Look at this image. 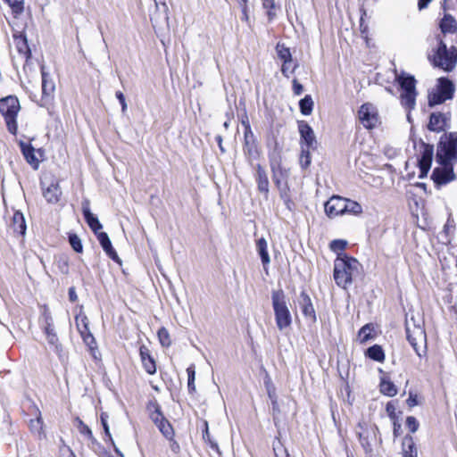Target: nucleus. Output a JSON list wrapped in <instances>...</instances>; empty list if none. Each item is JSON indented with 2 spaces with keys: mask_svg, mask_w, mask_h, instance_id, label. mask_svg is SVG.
<instances>
[{
  "mask_svg": "<svg viewBox=\"0 0 457 457\" xmlns=\"http://www.w3.org/2000/svg\"><path fill=\"white\" fill-rule=\"evenodd\" d=\"M396 79L401 87L402 104L409 110L414 109L417 96L415 79L406 73H402L397 76Z\"/></svg>",
  "mask_w": 457,
  "mask_h": 457,
  "instance_id": "nucleus-8",
  "label": "nucleus"
},
{
  "mask_svg": "<svg viewBox=\"0 0 457 457\" xmlns=\"http://www.w3.org/2000/svg\"><path fill=\"white\" fill-rule=\"evenodd\" d=\"M376 337V330L373 325L371 324H366L363 326L359 333L357 339L361 344H365L366 342L370 341V339L375 338Z\"/></svg>",
  "mask_w": 457,
  "mask_h": 457,
  "instance_id": "nucleus-27",
  "label": "nucleus"
},
{
  "mask_svg": "<svg viewBox=\"0 0 457 457\" xmlns=\"http://www.w3.org/2000/svg\"><path fill=\"white\" fill-rule=\"evenodd\" d=\"M406 427L411 432L414 433L419 428V423L414 417L410 416L406 419Z\"/></svg>",
  "mask_w": 457,
  "mask_h": 457,
  "instance_id": "nucleus-46",
  "label": "nucleus"
},
{
  "mask_svg": "<svg viewBox=\"0 0 457 457\" xmlns=\"http://www.w3.org/2000/svg\"><path fill=\"white\" fill-rule=\"evenodd\" d=\"M257 250L261 256L262 264L268 265L270 262V258L268 253V243L264 237L257 240Z\"/></svg>",
  "mask_w": 457,
  "mask_h": 457,
  "instance_id": "nucleus-32",
  "label": "nucleus"
},
{
  "mask_svg": "<svg viewBox=\"0 0 457 457\" xmlns=\"http://www.w3.org/2000/svg\"><path fill=\"white\" fill-rule=\"evenodd\" d=\"M81 432H83V433H87V434H88L89 436L91 435V430L88 428V427H87V426H85V425L83 426V429L81 430Z\"/></svg>",
  "mask_w": 457,
  "mask_h": 457,
  "instance_id": "nucleus-60",
  "label": "nucleus"
},
{
  "mask_svg": "<svg viewBox=\"0 0 457 457\" xmlns=\"http://www.w3.org/2000/svg\"><path fill=\"white\" fill-rule=\"evenodd\" d=\"M47 340L48 342L51 344V345H56L57 342H58V337L56 336L55 333H53V334H50V335H47Z\"/></svg>",
  "mask_w": 457,
  "mask_h": 457,
  "instance_id": "nucleus-54",
  "label": "nucleus"
},
{
  "mask_svg": "<svg viewBox=\"0 0 457 457\" xmlns=\"http://www.w3.org/2000/svg\"><path fill=\"white\" fill-rule=\"evenodd\" d=\"M439 167L435 168L432 179L436 184H445L454 179L451 162H438Z\"/></svg>",
  "mask_w": 457,
  "mask_h": 457,
  "instance_id": "nucleus-13",
  "label": "nucleus"
},
{
  "mask_svg": "<svg viewBox=\"0 0 457 457\" xmlns=\"http://www.w3.org/2000/svg\"><path fill=\"white\" fill-rule=\"evenodd\" d=\"M295 67L292 65V62H287L282 63L281 71L284 76L289 78L290 75L294 72Z\"/></svg>",
  "mask_w": 457,
  "mask_h": 457,
  "instance_id": "nucleus-47",
  "label": "nucleus"
},
{
  "mask_svg": "<svg viewBox=\"0 0 457 457\" xmlns=\"http://www.w3.org/2000/svg\"><path fill=\"white\" fill-rule=\"evenodd\" d=\"M116 98L119 100L120 105H121V112L122 113H126L127 112V109H128V104H127V102H126V99H125V96L123 95L122 92L120 91H117L116 94Z\"/></svg>",
  "mask_w": 457,
  "mask_h": 457,
  "instance_id": "nucleus-48",
  "label": "nucleus"
},
{
  "mask_svg": "<svg viewBox=\"0 0 457 457\" xmlns=\"http://www.w3.org/2000/svg\"><path fill=\"white\" fill-rule=\"evenodd\" d=\"M140 356L142 363L149 374H154L156 371V366L154 359L149 354V351L145 346L140 348Z\"/></svg>",
  "mask_w": 457,
  "mask_h": 457,
  "instance_id": "nucleus-26",
  "label": "nucleus"
},
{
  "mask_svg": "<svg viewBox=\"0 0 457 457\" xmlns=\"http://www.w3.org/2000/svg\"><path fill=\"white\" fill-rule=\"evenodd\" d=\"M97 239L103 247L104 251L106 253V254L112 258L113 261H115L118 263H121V260L118 256L117 253L113 249L112 245V242L108 237V235L105 232H99L96 235Z\"/></svg>",
  "mask_w": 457,
  "mask_h": 457,
  "instance_id": "nucleus-18",
  "label": "nucleus"
},
{
  "mask_svg": "<svg viewBox=\"0 0 457 457\" xmlns=\"http://www.w3.org/2000/svg\"><path fill=\"white\" fill-rule=\"evenodd\" d=\"M242 125L244 126L245 130L252 129L247 117H245V119L242 120Z\"/></svg>",
  "mask_w": 457,
  "mask_h": 457,
  "instance_id": "nucleus-58",
  "label": "nucleus"
},
{
  "mask_svg": "<svg viewBox=\"0 0 457 457\" xmlns=\"http://www.w3.org/2000/svg\"><path fill=\"white\" fill-rule=\"evenodd\" d=\"M170 440V450L177 453L179 452L180 450V446L179 445V443L174 439V437L172 439H169Z\"/></svg>",
  "mask_w": 457,
  "mask_h": 457,
  "instance_id": "nucleus-52",
  "label": "nucleus"
},
{
  "mask_svg": "<svg viewBox=\"0 0 457 457\" xmlns=\"http://www.w3.org/2000/svg\"><path fill=\"white\" fill-rule=\"evenodd\" d=\"M69 299L71 302H76L78 300V295H77L74 287H71L69 289Z\"/></svg>",
  "mask_w": 457,
  "mask_h": 457,
  "instance_id": "nucleus-53",
  "label": "nucleus"
},
{
  "mask_svg": "<svg viewBox=\"0 0 457 457\" xmlns=\"http://www.w3.org/2000/svg\"><path fill=\"white\" fill-rule=\"evenodd\" d=\"M298 129L301 139L306 145L307 148L312 147L316 142L313 129L305 121H300L298 123Z\"/></svg>",
  "mask_w": 457,
  "mask_h": 457,
  "instance_id": "nucleus-17",
  "label": "nucleus"
},
{
  "mask_svg": "<svg viewBox=\"0 0 457 457\" xmlns=\"http://www.w3.org/2000/svg\"><path fill=\"white\" fill-rule=\"evenodd\" d=\"M41 75L43 97H51L55 90V85L44 67L41 70Z\"/></svg>",
  "mask_w": 457,
  "mask_h": 457,
  "instance_id": "nucleus-25",
  "label": "nucleus"
},
{
  "mask_svg": "<svg viewBox=\"0 0 457 457\" xmlns=\"http://www.w3.org/2000/svg\"><path fill=\"white\" fill-rule=\"evenodd\" d=\"M256 181L258 185V190L263 193L265 195L269 194V179L266 171L261 165L256 167Z\"/></svg>",
  "mask_w": 457,
  "mask_h": 457,
  "instance_id": "nucleus-24",
  "label": "nucleus"
},
{
  "mask_svg": "<svg viewBox=\"0 0 457 457\" xmlns=\"http://www.w3.org/2000/svg\"><path fill=\"white\" fill-rule=\"evenodd\" d=\"M455 91L453 83L445 78L437 79L436 84L431 88L428 93V105L433 107L441 104L447 100L453 98Z\"/></svg>",
  "mask_w": 457,
  "mask_h": 457,
  "instance_id": "nucleus-5",
  "label": "nucleus"
},
{
  "mask_svg": "<svg viewBox=\"0 0 457 457\" xmlns=\"http://www.w3.org/2000/svg\"><path fill=\"white\" fill-rule=\"evenodd\" d=\"M433 147L430 145H425L422 151L420 159L418 162V177L423 179L427 176L431 167L433 158Z\"/></svg>",
  "mask_w": 457,
  "mask_h": 457,
  "instance_id": "nucleus-15",
  "label": "nucleus"
},
{
  "mask_svg": "<svg viewBox=\"0 0 457 457\" xmlns=\"http://www.w3.org/2000/svg\"><path fill=\"white\" fill-rule=\"evenodd\" d=\"M300 303H301V307H302L303 315L305 317H307L308 319H310L312 322H315L316 321V314H315L314 307L312 305L310 296L304 292H303L301 294Z\"/></svg>",
  "mask_w": 457,
  "mask_h": 457,
  "instance_id": "nucleus-23",
  "label": "nucleus"
},
{
  "mask_svg": "<svg viewBox=\"0 0 457 457\" xmlns=\"http://www.w3.org/2000/svg\"><path fill=\"white\" fill-rule=\"evenodd\" d=\"M157 335L159 341L162 346L168 347L170 345L171 340L170 337V334L165 328H160Z\"/></svg>",
  "mask_w": 457,
  "mask_h": 457,
  "instance_id": "nucleus-40",
  "label": "nucleus"
},
{
  "mask_svg": "<svg viewBox=\"0 0 457 457\" xmlns=\"http://www.w3.org/2000/svg\"><path fill=\"white\" fill-rule=\"evenodd\" d=\"M156 427L165 438L172 439L174 437V429L167 419L159 422Z\"/></svg>",
  "mask_w": 457,
  "mask_h": 457,
  "instance_id": "nucleus-35",
  "label": "nucleus"
},
{
  "mask_svg": "<svg viewBox=\"0 0 457 457\" xmlns=\"http://www.w3.org/2000/svg\"><path fill=\"white\" fill-rule=\"evenodd\" d=\"M270 168L275 184L280 190L285 189L286 180L288 177V170L282 168L280 161L276 158H272L270 160Z\"/></svg>",
  "mask_w": 457,
  "mask_h": 457,
  "instance_id": "nucleus-14",
  "label": "nucleus"
},
{
  "mask_svg": "<svg viewBox=\"0 0 457 457\" xmlns=\"http://www.w3.org/2000/svg\"><path fill=\"white\" fill-rule=\"evenodd\" d=\"M361 264L352 257L345 254L338 255L334 263V279L337 285L346 288L353 279L360 274Z\"/></svg>",
  "mask_w": 457,
  "mask_h": 457,
  "instance_id": "nucleus-1",
  "label": "nucleus"
},
{
  "mask_svg": "<svg viewBox=\"0 0 457 457\" xmlns=\"http://www.w3.org/2000/svg\"><path fill=\"white\" fill-rule=\"evenodd\" d=\"M12 227L13 230L21 235H24L26 231V222L23 214L15 212L12 216Z\"/></svg>",
  "mask_w": 457,
  "mask_h": 457,
  "instance_id": "nucleus-30",
  "label": "nucleus"
},
{
  "mask_svg": "<svg viewBox=\"0 0 457 457\" xmlns=\"http://www.w3.org/2000/svg\"><path fill=\"white\" fill-rule=\"evenodd\" d=\"M398 428H400V425H397L396 421L394 420V433H395V436H396Z\"/></svg>",
  "mask_w": 457,
  "mask_h": 457,
  "instance_id": "nucleus-62",
  "label": "nucleus"
},
{
  "mask_svg": "<svg viewBox=\"0 0 457 457\" xmlns=\"http://www.w3.org/2000/svg\"><path fill=\"white\" fill-rule=\"evenodd\" d=\"M205 425V429L204 431L203 432V438L206 441H209L211 443V440H210V434H209V428H208V423L205 422L204 423Z\"/></svg>",
  "mask_w": 457,
  "mask_h": 457,
  "instance_id": "nucleus-55",
  "label": "nucleus"
},
{
  "mask_svg": "<svg viewBox=\"0 0 457 457\" xmlns=\"http://www.w3.org/2000/svg\"><path fill=\"white\" fill-rule=\"evenodd\" d=\"M69 242L75 252L82 253V251H83L82 243H81L80 238L77 235H75V234L70 235Z\"/></svg>",
  "mask_w": 457,
  "mask_h": 457,
  "instance_id": "nucleus-41",
  "label": "nucleus"
},
{
  "mask_svg": "<svg viewBox=\"0 0 457 457\" xmlns=\"http://www.w3.org/2000/svg\"><path fill=\"white\" fill-rule=\"evenodd\" d=\"M76 326L83 341L91 349L96 347V340L88 328V320L86 314L80 311L75 317Z\"/></svg>",
  "mask_w": 457,
  "mask_h": 457,
  "instance_id": "nucleus-11",
  "label": "nucleus"
},
{
  "mask_svg": "<svg viewBox=\"0 0 457 457\" xmlns=\"http://www.w3.org/2000/svg\"><path fill=\"white\" fill-rule=\"evenodd\" d=\"M366 355L373 361L383 362L385 360V353L380 345H375L366 351Z\"/></svg>",
  "mask_w": 457,
  "mask_h": 457,
  "instance_id": "nucleus-33",
  "label": "nucleus"
},
{
  "mask_svg": "<svg viewBox=\"0 0 457 457\" xmlns=\"http://www.w3.org/2000/svg\"><path fill=\"white\" fill-rule=\"evenodd\" d=\"M30 428L34 433L39 436L43 434V420L41 417L30 420Z\"/></svg>",
  "mask_w": 457,
  "mask_h": 457,
  "instance_id": "nucleus-43",
  "label": "nucleus"
},
{
  "mask_svg": "<svg viewBox=\"0 0 457 457\" xmlns=\"http://www.w3.org/2000/svg\"><path fill=\"white\" fill-rule=\"evenodd\" d=\"M107 419H108V416L106 415V413H102L101 414V422L102 423L107 422Z\"/></svg>",
  "mask_w": 457,
  "mask_h": 457,
  "instance_id": "nucleus-61",
  "label": "nucleus"
},
{
  "mask_svg": "<svg viewBox=\"0 0 457 457\" xmlns=\"http://www.w3.org/2000/svg\"><path fill=\"white\" fill-rule=\"evenodd\" d=\"M448 117L440 112H434L430 115L428 122V129L432 131L439 132L447 125Z\"/></svg>",
  "mask_w": 457,
  "mask_h": 457,
  "instance_id": "nucleus-21",
  "label": "nucleus"
},
{
  "mask_svg": "<svg viewBox=\"0 0 457 457\" xmlns=\"http://www.w3.org/2000/svg\"><path fill=\"white\" fill-rule=\"evenodd\" d=\"M5 2L10 6L14 18H17L18 15L23 12L24 0H5Z\"/></svg>",
  "mask_w": 457,
  "mask_h": 457,
  "instance_id": "nucleus-38",
  "label": "nucleus"
},
{
  "mask_svg": "<svg viewBox=\"0 0 457 457\" xmlns=\"http://www.w3.org/2000/svg\"><path fill=\"white\" fill-rule=\"evenodd\" d=\"M66 457H75L73 453L70 450H67V456Z\"/></svg>",
  "mask_w": 457,
  "mask_h": 457,
  "instance_id": "nucleus-64",
  "label": "nucleus"
},
{
  "mask_svg": "<svg viewBox=\"0 0 457 457\" xmlns=\"http://www.w3.org/2000/svg\"><path fill=\"white\" fill-rule=\"evenodd\" d=\"M437 162L457 161V133L444 136L439 143L436 153Z\"/></svg>",
  "mask_w": 457,
  "mask_h": 457,
  "instance_id": "nucleus-9",
  "label": "nucleus"
},
{
  "mask_svg": "<svg viewBox=\"0 0 457 457\" xmlns=\"http://www.w3.org/2000/svg\"><path fill=\"white\" fill-rule=\"evenodd\" d=\"M358 119L361 125L367 129H376L381 124L378 110L370 103H365L361 105L358 111Z\"/></svg>",
  "mask_w": 457,
  "mask_h": 457,
  "instance_id": "nucleus-10",
  "label": "nucleus"
},
{
  "mask_svg": "<svg viewBox=\"0 0 457 457\" xmlns=\"http://www.w3.org/2000/svg\"><path fill=\"white\" fill-rule=\"evenodd\" d=\"M449 0H444L442 7L446 11V4ZM439 28L443 34H453L457 31V21L453 16L445 12L439 21Z\"/></svg>",
  "mask_w": 457,
  "mask_h": 457,
  "instance_id": "nucleus-16",
  "label": "nucleus"
},
{
  "mask_svg": "<svg viewBox=\"0 0 457 457\" xmlns=\"http://www.w3.org/2000/svg\"><path fill=\"white\" fill-rule=\"evenodd\" d=\"M263 6L266 9H273L274 8V0H263Z\"/></svg>",
  "mask_w": 457,
  "mask_h": 457,
  "instance_id": "nucleus-56",
  "label": "nucleus"
},
{
  "mask_svg": "<svg viewBox=\"0 0 457 457\" xmlns=\"http://www.w3.org/2000/svg\"><path fill=\"white\" fill-rule=\"evenodd\" d=\"M432 0H419V9L420 10H422L424 8H426L428 6V4L431 2Z\"/></svg>",
  "mask_w": 457,
  "mask_h": 457,
  "instance_id": "nucleus-57",
  "label": "nucleus"
},
{
  "mask_svg": "<svg viewBox=\"0 0 457 457\" xmlns=\"http://www.w3.org/2000/svg\"><path fill=\"white\" fill-rule=\"evenodd\" d=\"M245 147V151L251 154L255 147L254 135L252 129L245 130L244 132Z\"/></svg>",
  "mask_w": 457,
  "mask_h": 457,
  "instance_id": "nucleus-37",
  "label": "nucleus"
},
{
  "mask_svg": "<svg viewBox=\"0 0 457 457\" xmlns=\"http://www.w3.org/2000/svg\"><path fill=\"white\" fill-rule=\"evenodd\" d=\"M13 37V44L17 49V51L24 55L26 59L29 58L30 56V50L28 46L26 36L24 35L23 31H18L15 30L12 35Z\"/></svg>",
  "mask_w": 457,
  "mask_h": 457,
  "instance_id": "nucleus-19",
  "label": "nucleus"
},
{
  "mask_svg": "<svg viewBox=\"0 0 457 457\" xmlns=\"http://www.w3.org/2000/svg\"><path fill=\"white\" fill-rule=\"evenodd\" d=\"M82 211L87 225L95 232V234L97 235V233L101 232L100 230L102 229L103 226L100 223L98 218L91 212L88 202L83 204Z\"/></svg>",
  "mask_w": 457,
  "mask_h": 457,
  "instance_id": "nucleus-20",
  "label": "nucleus"
},
{
  "mask_svg": "<svg viewBox=\"0 0 457 457\" xmlns=\"http://www.w3.org/2000/svg\"><path fill=\"white\" fill-rule=\"evenodd\" d=\"M147 410L150 414V418L152 421L157 425L159 422L162 421L164 419H166L162 412L161 411V408L157 402L153 401L150 402L147 405Z\"/></svg>",
  "mask_w": 457,
  "mask_h": 457,
  "instance_id": "nucleus-29",
  "label": "nucleus"
},
{
  "mask_svg": "<svg viewBox=\"0 0 457 457\" xmlns=\"http://www.w3.org/2000/svg\"><path fill=\"white\" fill-rule=\"evenodd\" d=\"M386 413L388 414V416L391 418V420H395V411H396V408H395V405L394 404V403H388L386 404Z\"/></svg>",
  "mask_w": 457,
  "mask_h": 457,
  "instance_id": "nucleus-50",
  "label": "nucleus"
},
{
  "mask_svg": "<svg viewBox=\"0 0 457 457\" xmlns=\"http://www.w3.org/2000/svg\"><path fill=\"white\" fill-rule=\"evenodd\" d=\"M408 403L410 406H413L415 404V400L412 399L411 396L409 397V399L407 400Z\"/></svg>",
  "mask_w": 457,
  "mask_h": 457,
  "instance_id": "nucleus-63",
  "label": "nucleus"
},
{
  "mask_svg": "<svg viewBox=\"0 0 457 457\" xmlns=\"http://www.w3.org/2000/svg\"><path fill=\"white\" fill-rule=\"evenodd\" d=\"M314 102L311 96L306 95L299 103L301 113L309 116L312 114Z\"/></svg>",
  "mask_w": 457,
  "mask_h": 457,
  "instance_id": "nucleus-34",
  "label": "nucleus"
},
{
  "mask_svg": "<svg viewBox=\"0 0 457 457\" xmlns=\"http://www.w3.org/2000/svg\"><path fill=\"white\" fill-rule=\"evenodd\" d=\"M187 375H188V388L190 390H195V371L193 367H189L187 370Z\"/></svg>",
  "mask_w": 457,
  "mask_h": 457,
  "instance_id": "nucleus-45",
  "label": "nucleus"
},
{
  "mask_svg": "<svg viewBox=\"0 0 457 457\" xmlns=\"http://www.w3.org/2000/svg\"><path fill=\"white\" fill-rule=\"evenodd\" d=\"M403 457H418L417 448L411 436H406L403 439Z\"/></svg>",
  "mask_w": 457,
  "mask_h": 457,
  "instance_id": "nucleus-31",
  "label": "nucleus"
},
{
  "mask_svg": "<svg viewBox=\"0 0 457 457\" xmlns=\"http://www.w3.org/2000/svg\"><path fill=\"white\" fill-rule=\"evenodd\" d=\"M407 340L419 357L427 353V334L424 321L420 317L411 316L406 320Z\"/></svg>",
  "mask_w": 457,
  "mask_h": 457,
  "instance_id": "nucleus-2",
  "label": "nucleus"
},
{
  "mask_svg": "<svg viewBox=\"0 0 457 457\" xmlns=\"http://www.w3.org/2000/svg\"><path fill=\"white\" fill-rule=\"evenodd\" d=\"M271 298L276 324L278 329L283 330L288 328L292 323V318L287 305L285 295L282 290L274 291Z\"/></svg>",
  "mask_w": 457,
  "mask_h": 457,
  "instance_id": "nucleus-6",
  "label": "nucleus"
},
{
  "mask_svg": "<svg viewBox=\"0 0 457 457\" xmlns=\"http://www.w3.org/2000/svg\"><path fill=\"white\" fill-rule=\"evenodd\" d=\"M20 147L27 162L37 170L43 157V152L40 149H35L30 143L23 141L20 142Z\"/></svg>",
  "mask_w": 457,
  "mask_h": 457,
  "instance_id": "nucleus-12",
  "label": "nucleus"
},
{
  "mask_svg": "<svg viewBox=\"0 0 457 457\" xmlns=\"http://www.w3.org/2000/svg\"><path fill=\"white\" fill-rule=\"evenodd\" d=\"M324 210L330 219L346 214L360 215L362 212V207L359 203L338 195L330 197L325 203Z\"/></svg>",
  "mask_w": 457,
  "mask_h": 457,
  "instance_id": "nucleus-3",
  "label": "nucleus"
},
{
  "mask_svg": "<svg viewBox=\"0 0 457 457\" xmlns=\"http://www.w3.org/2000/svg\"><path fill=\"white\" fill-rule=\"evenodd\" d=\"M361 16L360 19V31L361 34H367L369 30L368 24L365 22L364 16L366 15V11L361 9Z\"/></svg>",
  "mask_w": 457,
  "mask_h": 457,
  "instance_id": "nucleus-49",
  "label": "nucleus"
},
{
  "mask_svg": "<svg viewBox=\"0 0 457 457\" xmlns=\"http://www.w3.org/2000/svg\"><path fill=\"white\" fill-rule=\"evenodd\" d=\"M20 109V102L15 96H10L0 100V112L4 117L9 132L12 135H16L18 130L16 118Z\"/></svg>",
  "mask_w": 457,
  "mask_h": 457,
  "instance_id": "nucleus-7",
  "label": "nucleus"
},
{
  "mask_svg": "<svg viewBox=\"0 0 457 457\" xmlns=\"http://www.w3.org/2000/svg\"><path fill=\"white\" fill-rule=\"evenodd\" d=\"M43 320H44V324H45V333H46V335L47 336V335L55 333L54 332V328L53 318H52L51 313L49 312L48 310H45L44 311V312H43Z\"/></svg>",
  "mask_w": 457,
  "mask_h": 457,
  "instance_id": "nucleus-39",
  "label": "nucleus"
},
{
  "mask_svg": "<svg viewBox=\"0 0 457 457\" xmlns=\"http://www.w3.org/2000/svg\"><path fill=\"white\" fill-rule=\"evenodd\" d=\"M432 63L445 71H451L457 63V48L447 47L445 43L439 38L436 47L429 55Z\"/></svg>",
  "mask_w": 457,
  "mask_h": 457,
  "instance_id": "nucleus-4",
  "label": "nucleus"
},
{
  "mask_svg": "<svg viewBox=\"0 0 457 457\" xmlns=\"http://www.w3.org/2000/svg\"><path fill=\"white\" fill-rule=\"evenodd\" d=\"M43 195L46 200L50 204H56L59 202L62 195V191L58 182H52L47 187L43 190Z\"/></svg>",
  "mask_w": 457,
  "mask_h": 457,
  "instance_id": "nucleus-22",
  "label": "nucleus"
},
{
  "mask_svg": "<svg viewBox=\"0 0 457 457\" xmlns=\"http://www.w3.org/2000/svg\"><path fill=\"white\" fill-rule=\"evenodd\" d=\"M347 245V241L343 239H335L333 240L330 245L329 248L339 254V252H342Z\"/></svg>",
  "mask_w": 457,
  "mask_h": 457,
  "instance_id": "nucleus-42",
  "label": "nucleus"
},
{
  "mask_svg": "<svg viewBox=\"0 0 457 457\" xmlns=\"http://www.w3.org/2000/svg\"><path fill=\"white\" fill-rule=\"evenodd\" d=\"M102 425L104 427L105 434L110 436L111 435H110V428H109L108 423L107 422H104V423H102Z\"/></svg>",
  "mask_w": 457,
  "mask_h": 457,
  "instance_id": "nucleus-59",
  "label": "nucleus"
},
{
  "mask_svg": "<svg viewBox=\"0 0 457 457\" xmlns=\"http://www.w3.org/2000/svg\"><path fill=\"white\" fill-rule=\"evenodd\" d=\"M276 53L278 59L283 62H292V54L290 49L284 44L278 43L277 45Z\"/></svg>",
  "mask_w": 457,
  "mask_h": 457,
  "instance_id": "nucleus-36",
  "label": "nucleus"
},
{
  "mask_svg": "<svg viewBox=\"0 0 457 457\" xmlns=\"http://www.w3.org/2000/svg\"><path fill=\"white\" fill-rule=\"evenodd\" d=\"M380 392L389 397H393L397 394L395 385L386 377H382L379 384Z\"/></svg>",
  "mask_w": 457,
  "mask_h": 457,
  "instance_id": "nucleus-28",
  "label": "nucleus"
},
{
  "mask_svg": "<svg viewBox=\"0 0 457 457\" xmlns=\"http://www.w3.org/2000/svg\"><path fill=\"white\" fill-rule=\"evenodd\" d=\"M293 91L297 96L301 95L303 91V87L296 79L293 80Z\"/></svg>",
  "mask_w": 457,
  "mask_h": 457,
  "instance_id": "nucleus-51",
  "label": "nucleus"
},
{
  "mask_svg": "<svg viewBox=\"0 0 457 457\" xmlns=\"http://www.w3.org/2000/svg\"><path fill=\"white\" fill-rule=\"evenodd\" d=\"M310 163H311V154H310L309 148L305 149L304 147H303L302 153L300 155V164L303 168H306L310 165Z\"/></svg>",
  "mask_w": 457,
  "mask_h": 457,
  "instance_id": "nucleus-44",
  "label": "nucleus"
}]
</instances>
